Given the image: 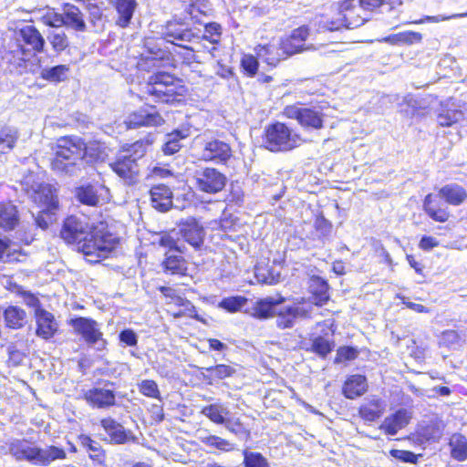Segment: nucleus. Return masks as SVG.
<instances>
[{
  "label": "nucleus",
  "mask_w": 467,
  "mask_h": 467,
  "mask_svg": "<svg viewBox=\"0 0 467 467\" xmlns=\"http://www.w3.org/2000/svg\"><path fill=\"white\" fill-rule=\"evenodd\" d=\"M3 315L5 326L9 328L19 329L26 324V313L17 306H7Z\"/></svg>",
  "instance_id": "obj_43"
},
{
  "label": "nucleus",
  "mask_w": 467,
  "mask_h": 467,
  "mask_svg": "<svg viewBox=\"0 0 467 467\" xmlns=\"http://www.w3.org/2000/svg\"><path fill=\"white\" fill-rule=\"evenodd\" d=\"M83 400L92 408L107 409L115 405L116 395L110 389L92 388L83 393Z\"/></svg>",
  "instance_id": "obj_20"
},
{
  "label": "nucleus",
  "mask_w": 467,
  "mask_h": 467,
  "mask_svg": "<svg viewBox=\"0 0 467 467\" xmlns=\"http://www.w3.org/2000/svg\"><path fill=\"white\" fill-rule=\"evenodd\" d=\"M335 341L333 335L325 333L323 335L312 334L310 336V345L301 347L306 352L317 355L321 359H325L334 350Z\"/></svg>",
  "instance_id": "obj_24"
},
{
  "label": "nucleus",
  "mask_w": 467,
  "mask_h": 467,
  "mask_svg": "<svg viewBox=\"0 0 467 467\" xmlns=\"http://www.w3.org/2000/svg\"><path fill=\"white\" fill-rule=\"evenodd\" d=\"M68 72L69 67L67 65H57L43 69L40 78L47 82L59 83L67 79Z\"/></svg>",
  "instance_id": "obj_47"
},
{
  "label": "nucleus",
  "mask_w": 467,
  "mask_h": 467,
  "mask_svg": "<svg viewBox=\"0 0 467 467\" xmlns=\"http://www.w3.org/2000/svg\"><path fill=\"white\" fill-rule=\"evenodd\" d=\"M188 129H175L165 135V141L161 146V151L166 156L173 155L181 150V141L189 137Z\"/></svg>",
  "instance_id": "obj_36"
},
{
  "label": "nucleus",
  "mask_w": 467,
  "mask_h": 467,
  "mask_svg": "<svg viewBox=\"0 0 467 467\" xmlns=\"http://www.w3.org/2000/svg\"><path fill=\"white\" fill-rule=\"evenodd\" d=\"M222 26L216 22H210L204 25V33L202 39L208 41L211 44L217 45L221 42Z\"/></svg>",
  "instance_id": "obj_57"
},
{
  "label": "nucleus",
  "mask_w": 467,
  "mask_h": 467,
  "mask_svg": "<svg viewBox=\"0 0 467 467\" xmlns=\"http://www.w3.org/2000/svg\"><path fill=\"white\" fill-rule=\"evenodd\" d=\"M386 411L384 400L377 396H373L362 403L358 409V416L366 422H374L379 420Z\"/></svg>",
  "instance_id": "obj_28"
},
{
  "label": "nucleus",
  "mask_w": 467,
  "mask_h": 467,
  "mask_svg": "<svg viewBox=\"0 0 467 467\" xmlns=\"http://www.w3.org/2000/svg\"><path fill=\"white\" fill-rule=\"evenodd\" d=\"M108 192V188L99 183L79 185L75 190V197L81 204L97 207L101 204L100 192Z\"/></svg>",
  "instance_id": "obj_21"
},
{
  "label": "nucleus",
  "mask_w": 467,
  "mask_h": 467,
  "mask_svg": "<svg viewBox=\"0 0 467 467\" xmlns=\"http://www.w3.org/2000/svg\"><path fill=\"white\" fill-rule=\"evenodd\" d=\"M67 324L73 327L76 335L80 336L86 344L93 346L97 343H102L103 347L107 345L103 332L99 324L91 317H76L68 320Z\"/></svg>",
  "instance_id": "obj_11"
},
{
  "label": "nucleus",
  "mask_w": 467,
  "mask_h": 467,
  "mask_svg": "<svg viewBox=\"0 0 467 467\" xmlns=\"http://www.w3.org/2000/svg\"><path fill=\"white\" fill-rule=\"evenodd\" d=\"M366 21L365 18L357 16H350L330 8L327 12L317 16V30L321 32H335L359 26Z\"/></svg>",
  "instance_id": "obj_9"
},
{
  "label": "nucleus",
  "mask_w": 467,
  "mask_h": 467,
  "mask_svg": "<svg viewBox=\"0 0 467 467\" xmlns=\"http://www.w3.org/2000/svg\"><path fill=\"white\" fill-rule=\"evenodd\" d=\"M155 132H147L143 138L123 144L109 163L110 170L124 184L132 186L139 182L141 175L139 161L146 156L155 142Z\"/></svg>",
  "instance_id": "obj_2"
},
{
  "label": "nucleus",
  "mask_w": 467,
  "mask_h": 467,
  "mask_svg": "<svg viewBox=\"0 0 467 467\" xmlns=\"http://www.w3.org/2000/svg\"><path fill=\"white\" fill-rule=\"evenodd\" d=\"M329 285L326 279L318 275L309 278V292L317 306H323L330 300Z\"/></svg>",
  "instance_id": "obj_31"
},
{
  "label": "nucleus",
  "mask_w": 467,
  "mask_h": 467,
  "mask_svg": "<svg viewBox=\"0 0 467 467\" xmlns=\"http://www.w3.org/2000/svg\"><path fill=\"white\" fill-rule=\"evenodd\" d=\"M47 39L52 49L60 54L69 47V38L64 31L52 32L48 35Z\"/></svg>",
  "instance_id": "obj_56"
},
{
  "label": "nucleus",
  "mask_w": 467,
  "mask_h": 467,
  "mask_svg": "<svg viewBox=\"0 0 467 467\" xmlns=\"http://www.w3.org/2000/svg\"><path fill=\"white\" fill-rule=\"evenodd\" d=\"M45 48L46 40L40 30L34 25H26L16 31V47L10 49L8 54L13 63L22 66L43 53Z\"/></svg>",
  "instance_id": "obj_6"
},
{
  "label": "nucleus",
  "mask_w": 467,
  "mask_h": 467,
  "mask_svg": "<svg viewBox=\"0 0 467 467\" xmlns=\"http://www.w3.org/2000/svg\"><path fill=\"white\" fill-rule=\"evenodd\" d=\"M158 244L164 249L163 260L161 263L163 273L170 275L186 276L189 272V262L186 258L187 248L180 238L165 233L159 238Z\"/></svg>",
  "instance_id": "obj_7"
},
{
  "label": "nucleus",
  "mask_w": 467,
  "mask_h": 467,
  "mask_svg": "<svg viewBox=\"0 0 467 467\" xmlns=\"http://www.w3.org/2000/svg\"><path fill=\"white\" fill-rule=\"evenodd\" d=\"M360 8L364 11L390 12L402 5V0H358Z\"/></svg>",
  "instance_id": "obj_42"
},
{
  "label": "nucleus",
  "mask_w": 467,
  "mask_h": 467,
  "mask_svg": "<svg viewBox=\"0 0 467 467\" xmlns=\"http://www.w3.org/2000/svg\"><path fill=\"white\" fill-rule=\"evenodd\" d=\"M201 413L208 418L212 422L223 425L227 421V416L230 414L229 410L221 403H213L203 406Z\"/></svg>",
  "instance_id": "obj_44"
},
{
  "label": "nucleus",
  "mask_w": 467,
  "mask_h": 467,
  "mask_svg": "<svg viewBox=\"0 0 467 467\" xmlns=\"http://www.w3.org/2000/svg\"><path fill=\"white\" fill-rule=\"evenodd\" d=\"M18 140V132L10 127H4L0 130V154L10 152L16 146Z\"/></svg>",
  "instance_id": "obj_48"
},
{
  "label": "nucleus",
  "mask_w": 467,
  "mask_h": 467,
  "mask_svg": "<svg viewBox=\"0 0 467 467\" xmlns=\"http://www.w3.org/2000/svg\"><path fill=\"white\" fill-rule=\"evenodd\" d=\"M389 455L401 462L412 464H416L419 461V457L420 456V454H415L411 451L398 449H391L389 451Z\"/></svg>",
  "instance_id": "obj_63"
},
{
  "label": "nucleus",
  "mask_w": 467,
  "mask_h": 467,
  "mask_svg": "<svg viewBox=\"0 0 467 467\" xmlns=\"http://www.w3.org/2000/svg\"><path fill=\"white\" fill-rule=\"evenodd\" d=\"M99 424L113 444H125L136 440L130 430H126L121 423L112 417L102 418Z\"/></svg>",
  "instance_id": "obj_16"
},
{
  "label": "nucleus",
  "mask_w": 467,
  "mask_h": 467,
  "mask_svg": "<svg viewBox=\"0 0 467 467\" xmlns=\"http://www.w3.org/2000/svg\"><path fill=\"white\" fill-rule=\"evenodd\" d=\"M248 303V298L244 296H234L223 298L219 302V307L228 313L240 311Z\"/></svg>",
  "instance_id": "obj_53"
},
{
  "label": "nucleus",
  "mask_w": 467,
  "mask_h": 467,
  "mask_svg": "<svg viewBox=\"0 0 467 467\" xmlns=\"http://www.w3.org/2000/svg\"><path fill=\"white\" fill-rule=\"evenodd\" d=\"M261 140L262 147L273 153L291 151L304 142L300 133L288 124L278 120L265 127Z\"/></svg>",
  "instance_id": "obj_5"
},
{
  "label": "nucleus",
  "mask_w": 467,
  "mask_h": 467,
  "mask_svg": "<svg viewBox=\"0 0 467 467\" xmlns=\"http://www.w3.org/2000/svg\"><path fill=\"white\" fill-rule=\"evenodd\" d=\"M9 450L16 460H26L34 464L39 465L42 448L29 446L26 440H17L11 442Z\"/></svg>",
  "instance_id": "obj_30"
},
{
  "label": "nucleus",
  "mask_w": 467,
  "mask_h": 467,
  "mask_svg": "<svg viewBox=\"0 0 467 467\" xmlns=\"http://www.w3.org/2000/svg\"><path fill=\"white\" fill-rule=\"evenodd\" d=\"M138 389L145 397L161 400V391L153 379H144L138 384Z\"/></svg>",
  "instance_id": "obj_59"
},
{
  "label": "nucleus",
  "mask_w": 467,
  "mask_h": 467,
  "mask_svg": "<svg viewBox=\"0 0 467 467\" xmlns=\"http://www.w3.org/2000/svg\"><path fill=\"white\" fill-rule=\"evenodd\" d=\"M20 224L18 207L10 200L0 202V228L4 232L16 230Z\"/></svg>",
  "instance_id": "obj_26"
},
{
  "label": "nucleus",
  "mask_w": 467,
  "mask_h": 467,
  "mask_svg": "<svg viewBox=\"0 0 467 467\" xmlns=\"http://www.w3.org/2000/svg\"><path fill=\"white\" fill-rule=\"evenodd\" d=\"M282 115L289 119H296L305 130H321L324 128L325 114L316 108H303L297 104L286 105Z\"/></svg>",
  "instance_id": "obj_10"
},
{
  "label": "nucleus",
  "mask_w": 467,
  "mask_h": 467,
  "mask_svg": "<svg viewBox=\"0 0 467 467\" xmlns=\"http://www.w3.org/2000/svg\"><path fill=\"white\" fill-rule=\"evenodd\" d=\"M150 199L151 206L160 212H167L172 206L173 193L171 189L164 184L158 183L150 187Z\"/></svg>",
  "instance_id": "obj_25"
},
{
  "label": "nucleus",
  "mask_w": 467,
  "mask_h": 467,
  "mask_svg": "<svg viewBox=\"0 0 467 467\" xmlns=\"http://www.w3.org/2000/svg\"><path fill=\"white\" fill-rule=\"evenodd\" d=\"M256 57L265 62L270 67H275L283 60L287 59L280 43L278 45L273 43L257 44L254 48Z\"/></svg>",
  "instance_id": "obj_23"
},
{
  "label": "nucleus",
  "mask_w": 467,
  "mask_h": 467,
  "mask_svg": "<svg viewBox=\"0 0 467 467\" xmlns=\"http://www.w3.org/2000/svg\"><path fill=\"white\" fill-rule=\"evenodd\" d=\"M227 182L226 176L213 167H205L196 174V188L204 193L216 194L222 192Z\"/></svg>",
  "instance_id": "obj_12"
},
{
  "label": "nucleus",
  "mask_w": 467,
  "mask_h": 467,
  "mask_svg": "<svg viewBox=\"0 0 467 467\" xmlns=\"http://www.w3.org/2000/svg\"><path fill=\"white\" fill-rule=\"evenodd\" d=\"M39 465L47 466L52 462L57 460H65L67 458V452L63 448H59L54 445L47 446V449H42L40 453Z\"/></svg>",
  "instance_id": "obj_49"
},
{
  "label": "nucleus",
  "mask_w": 467,
  "mask_h": 467,
  "mask_svg": "<svg viewBox=\"0 0 467 467\" xmlns=\"http://www.w3.org/2000/svg\"><path fill=\"white\" fill-rule=\"evenodd\" d=\"M439 196L448 204L460 206L467 201V191L462 185L450 183L440 188Z\"/></svg>",
  "instance_id": "obj_35"
},
{
  "label": "nucleus",
  "mask_w": 467,
  "mask_h": 467,
  "mask_svg": "<svg viewBox=\"0 0 467 467\" xmlns=\"http://www.w3.org/2000/svg\"><path fill=\"white\" fill-rule=\"evenodd\" d=\"M232 157L231 146L219 140H212L205 143L202 150V159L205 161L226 163Z\"/></svg>",
  "instance_id": "obj_18"
},
{
  "label": "nucleus",
  "mask_w": 467,
  "mask_h": 467,
  "mask_svg": "<svg viewBox=\"0 0 467 467\" xmlns=\"http://www.w3.org/2000/svg\"><path fill=\"white\" fill-rule=\"evenodd\" d=\"M63 26L75 32L84 33L88 26L85 20V15L80 8L70 3L62 5Z\"/></svg>",
  "instance_id": "obj_19"
},
{
  "label": "nucleus",
  "mask_w": 467,
  "mask_h": 467,
  "mask_svg": "<svg viewBox=\"0 0 467 467\" xmlns=\"http://www.w3.org/2000/svg\"><path fill=\"white\" fill-rule=\"evenodd\" d=\"M244 467H271L268 460L258 451H243Z\"/></svg>",
  "instance_id": "obj_54"
},
{
  "label": "nucleus",
  "mask_w": 467,
  "mask_h": 467,
  "mask_svg": "<svg viewBox=\"0 0 467 467\" xmlns=\"http://www.w3.org/2000/svg\"><path fill=\"white\" fill-rule=\"evenodd\" d=\"M448 446L450 448L451 457L458 462L467 460V438L460 433H452L449 439Z\"/></svg>",
  "instance_id": "obj_41"
},
{
  "label": "nucleus",
  "mask_w": 467,
  "mask_h": 467,
  "mask_svg": "<svg viewBox=\"0 0 467 467\" xmlns=\"http://www.w3.org/2000/svg\"><path fill=\"white\" fill-rule=\"evenodd\" d=\"M462 339L461 333L455 329L443 330L439 336V345L445 348H451Z\"/></svg>",
  "instance_id": "obj_62"
},
{
  "label": "nucleus",
  "mask_w": 467,
  "mask_h": 467,
  "mask_svg": "<svg viewBox=\"0 0 467 467\" xmlns=\"http://www.w3.org/2000/svg\"><path fill=\"white\" fill-rule=\"evenodd\" d=\"M442 437V428L438 422H430L417 431V438L420 442H436Z\"/></svg>",
  "instance_id": "obj_46"
},
{
  "label": "nucleus",
  "mask_w": 467,
  "mask_h": 467,
  "mask_svg": "<svg viewBox=\"0 0 467 467\" xmlns=\"http://www.w3.org/2000/svg\"><path fill=\"white\" fill-rule=\"evenodd\" d=\"M201 441L204 445L223 452H229L234 450V445L231 441L217 435L202 437L201 438Z\"/></svg>",
  "instance_id": "obj_52"
},
{
  "label": "nucleus",
  "mask_w": 467,
  "mask_h": 467,
  "mask_svg": "<svg viewBox=\"0 0 467 467\" xmlns=\"http://www.w3.org/2000/svg\"><path fill=\"white\" fill-rule=\"evenodd\" d=\"M422 34L416 31L407 30L389 35L386 37V41L391 45L397 46H411L422 41Z\"/></svg>",
  "instance_id": "obj_45"
},
{
  "label": "nucleus",
  "mask_w": 467,
  "mask_h": 467,
  "mask_svg": "<svg viewBox=\"0 0 467 467\" xmlns=\"http://www.w3.org/2000/svg\"><path fill=\"white\" fill-rule=\"evenodd\" d=\"M368 389V379L362 374H353L346 378L342 385V394L348 400L364 395Z\"/></svg>",
  "instance_id": "obj_29"
},
{
  "label": "nucleus",
  "mask_w": 467,
  "mask_h": 467,
  "mask_svg": "<svg viewBox=\"0 0 467 467\" xmlns=\"http://www.w3.org/2000/svg\"><path fill=\"white\" fill-rule=\"evenodd\" d=\"M78 441L80 445L86 449L88 453L89 459L93 462H97L99 464H103L106 461V451L99 444V442L93 440L88 434H79L78 436Z\"/></svg>",
  "instance_id": "obj_39"
},
{
  "label": "nucleus",
  "mask_w": 467,
  "mask_h": 467,
  "mask_svg": "<svg viewBox=\"0 0 467 467\" xmlns=\"http://www.w3.org/2000/svg\"><path fill=\"white\" fill-rule=\"evenodd\" d=\"M166 36L167 37L171 38L170 42H174V40L190 42L192 39L197 36L190 27L176 28L172 27L171 25L168 28Z\"/></svg>",
  "instance_id": "obj_58"
},
{
  "label": "nucleus",
  "mask_w": 467,
  "mask_h": 467,
  "mask_svg": "<svg viewBox=\"0 0 467 467\" xmlns=\"http://www.w3.org/2000/svg\"><path fill=\"white\" fill-rule=\"evenodd\" d=\"M82 138L62 136L57 140L51 169L57 173H73L81 161Z\"/></svg>",
  "instance_id": "obj_8"
},
{
  "label": "nucleus",
  "mask_w": 467,
  "mask_h": 467,
  "mask_svg": "<svg viewBox=\"0 0 467 467\" xmlns=\"http://www.w3.org/2000/svg\"><path fill=\"white\" fill-rule=\"evenodd\" d=\"M359 349L354 346H340L337 349L334 358L335 364H342L353 361L358 358Z\"/></svg>",
  "instance_id": "obj_55"
},
{
  "label": "nucleus",
  "mask_w": 467,
  "mask_h": 467,
  "mask_svg": "<svg viewBox=\"0 0 467 467\" xmlns=\"http://www.w3.org/2000/svg\"><path fill=\"white\" fill-rule=\"evenodd\" d=\"M285 301L284 297L275 300L272 297L261 298L254 302L251 316L256 319H268L275 314L274 307Z\"/></svg>",
  "instance_id": "obj_38"
},
{
  "label": "nucleus",
  "mask_w": 467,
  "mask_h": 467,
  "mask_svg": "<svg viewBox=\"0 0 467 467\" xmlns=\"http://www.w3.org/2000/svg\"><path fill=\"white\" fill-rule=\"evenodd\" d=\"M203 379L209 385H213L219 380L233 377L236 370L234 367L226 364H218L204 368Z\"/></svg>",
  "instance_id": "obj_40"
},
{
  "label": "nucleus",
  "mask_w": 467,
  "mask_h": 467,
  "mask_svg": "<svg viewBox=\"0 0 467 467\" xmlns=\"http://www.w3.org/2000/svg\"><path fill=\"white\" fill-rule=\"evenodd\" d=\"M410 415L405 409H399L384 419L379 429L386 435L394 436L409 424Z\"/></svg>",
  "instance_id": "obj_27"
},
{
  "label": "nucleus",
  "mask_w": 467,
  "mask_h": 467,
  "mask_svg": "<svg viewBox=\"0 0 467 467\" xmlns=\"http://www.w3.org/2000/svg\"><path fill=\"white\" fill-rule=\"evenodd\" d=\"M117 17L115 25L120 28H127L132 20L135 10L138 6L136 0H115L113 4Z\"/></svg>",
  "instance_id": "obj_32"
},
{
  "label": "nucleus",
  "mask_w": 467,
  "mask_h": 467,
  "mask_svg": "<svg viewBox=\"0 0 467 467\" xmlns=\"http://www.w3.org/2000/svg\"><path fill=\"white\" fill-rule=\"evenodd\" d=\"M182 309L178 311H168L169 315L173 318L189 317L195 319L201 323H205V320L198 314L195 306L190 301H186L178 306Z\"/></svg>",
  "instance_id": "obj_51"
},
{
  "label": "nucleus",
  "mask_w": 467,
  "mask_h": 467,
  "mask_svg": "<svg viewBox=\"0 0 467 467\" xmlns=\"http://www.w3.org/2000/svg\"><path fill=\"white\" fill-rule=\"evenodd\" d=\"M310 35V28L306 25L300 26L291 31L288 36L279 41L283 54L288 58L306 49V41Z\"/></svg>",
  "instance_id": "obj_14"
},
{
  "label": "nucleus",
  "mask_w": 467,
  "mask_h": 467,
  "mask_svg": "<svg viewBox=\"0 0 467 467\" xmlns=\"http://www.w3.org/2000/svg\"><path fill=\"white\" fill-rule=\"evenodd\" d=\"M165 122L161 114L155 110L149 112L145 109L131 111L123 121L126 130L160 127Z\"/></svg>",
  "instance_id": "obj_15"
},
{
  "label": "nucleus",
  "mask_w": 467,
  "mask_h": 467,
  "mask_svg": "<svg viewBox=\"0 0 467 467\" xmlns=\"http://www.w3.org/2000/svg\"><path fill=\"white\" fill-rule=\"evenodd\" d=\"M81 161L87 162L102 161L107 156L104 142L97 140H85L82 138Z\"/></svg>",
  "instance_id": "obj_33"
},
{
  "label": "nucleus",
  "mask_w": 467,
  "mask_h": 467,
  "mask_svg": "<svg viewBox=\"0 0 467 467\" xmlns=\"http://www.w3.org/2000/svg\"><path fill=\"white\" fill-rule=\"evenodd\" d=\"M36 334L43 339L52 338L58 329V324L54 315L44 308L35 311Z\"/></svg>",
  "instance_id": "obj_17"
},
{
  "label": "nucleus",
  "mask_w": 467,
  "mask_h": 467,
  "mask_svg": "<svg viewBox=\"0 0 467 467\" xmlns=\"http://www.w3.org/2000/svg\"><path fill=\"white\" fill-rule=\"evenodd\" d=\"M144 93L157 104L171 105L182 99L187 88L175 75L158 71L148 78L144 84Z\"/></svg>",
  "instance_id": "obj_3"
},
{
  "label": "nucleus",
  "mask_w": 467,
  "mask_h": 467,
  "mask_svg": "<svg viewBox=\"0 0 467 467\" xmlns=\"http://www.w3.org/2000/svg\"><path fill=\"white\" fill-rule=\"evenodd\" d=\"M311 308L304 309L298 306H286L280 310L276 319V326L278 328L285 329L294 326L296 319L298 317H309Z\"/></svg>",
  "instance_id": "obj_34"
},
{
  "label": "nucleus",
  "mask_w": 467,
  "mask_h": 467,
  "mask_svg": "<svg viewBox=\"0 0 467 467\" xmlns=\"http://www.w3.org/2000/svg\"><path fill=\"white\" fill-rule=\"evenodd\" d=\"M179 234L181 242L191 245L195 251L202 250L205 241V228L194 217H189L179 223Z\"/></svg>",
  "instance_id": "obj_13"
},
{
  "label": "nucleus",
  "mask_w": 467,
  "mask_h": 467,
  "mask_svg": "<svg viewBox=\"0 0 467 467\" xmlns=\"http://www.w3.org/2000/svg\"><path fill=\"white\" fill-rule=\"evenodd\" d=\"M29 200L39 209L35 218L37 227L42 230L48 228L59 210V199L57 190L49 183L41 182L26 189Z\"/></svg>",
  "instance_id": "obj_4"
},
{
  "label": "nucleus",
  "mask_w": 467,
  "mask_h": 467,
  "mask_svg": "<svg viewBox=\"0 0 467 467\" xmlns=\"http://www.w3.org/2000/svg\"><path fill=\"white\" fill-rule=\"evenodd\" d=\"M256 55L244 54L240 59L241 72L248 78H254L258 72L259 62Z\"/></svg>",
  "instance_id": "obj_50"
},
{
  "label": "nucleus",
  "mask_w": 467,
  "mask_h": 467,
  "mask_svg": "<svg viewBox=\"0 0 467 467\" xmlns=\"http://www.w3.org/2000/svg\"><path fill=\"white\" fill-rule=\"evenodd\" d=\"M459 111L456 109H445L441 110L437 114V123L441 128H449L453 126L458 122L457 113Z\"/></svg>",
  "instance_id": "obj_61"
},
{
  "label": "nucleus",
  "mask_w": 467,
  "mask_h": 467,
  "mask_svg": "<svg viewBox=\"0 0 467 467\" xmlns=\"http://www.w3.org/2000/svg\"><path fill=\"white\" fill-rule=\"evenodd\" d=\"M158 290L162 294V296L165 298L169 299L168 304H173L174 306H178L182 303L188 301L187 298L181 296L171 287L161 285L158 288Z\"/></svg>",
  "instance_id": "obj_64"
},
{
  "label": "nucleus",
  "mask_w": 467,
  "mask_h": 467,
  "mask_svg": "<svg viewBox=\"0 0 467 467\" xmlns=\"http://www.w3.org/2000/svg\"><path fill=\"white\" fill-rule=\"evenodd\" d=\"M59 236L67 245L95 263L106 258L119 244L107 222L100 221L89 225L75 214L67 215L63 220Z\"/></svg>",
  "instance_id": "obj_1"
},
{
  "label": "nucleus",
  "mask_w": 467,
  "mask_h": 467,
  "mask_svg": "<svg viewBox=\"0 0 467 467\" xmlns=\"http://www.w3.org/2000/svg\"><path fill=\"white\" fill-rule=\"evenodd\" d=\"M172 47L169 53L173 61L182 65L191 66L194 63H200L199 57L195 50L186 45L177 44L171 41Z\"/></svg>",
  "instance_id": "obj_37"
},
{
  "label": "nucleus",
  "mask_w": 467,
  "mask_h": 467,
  "mask_svg": "<svg viewBox=\"0 0 467 467\" xmlns=\"http://www.w3.org/2000/svg\"><path fill=\"white\" fill-rule=\"evenodd\" d=\"M40 21L48 27L58 28L63 26V12H56L54 8H49L41 17Z\"/></svg>",
  "instance_id": "obj_60"
},
{
  "label": "nucleus",
  "mask_w": 467,
  "mask_h": 467,
  "mask_svg": "<svg viewBox=\"0 0 467 467\" xmlns=\"http://www.w3.org/2000/svg\"><path fill=\"white\" fill-rule=\"evenodd\" d=\"M439 197L433 193H428L423 199V210L433 221L446 223L451 218V213Z\"/></svg>",
  "instance_id": "obj_22"
}]
</instances>
